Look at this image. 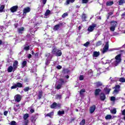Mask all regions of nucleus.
Wrapping results in <instances>:
<instances>
[{
  "mask_svg": "<svg viewBox=\"0 0 125 125\" xmlns=\"http://www.w3.org/2000/svg\"><path fill=\"white\" fill-rule=\"evenodd\" d=\"M51 108L52 109H59L61 108V104L53 103V104L51 105Z\"/></svg>",
  "mask_w": 125,
  "mask_h": 125,
  "instance_id": "nucleus-4",
  "label": "nucleus"
},
{
  "mask_svg": "<svg viewBox=\"0 0 125 125\" xmlns=\"http://www.w3.org/2000/svg\"><path fill=\"white\" fill-rule=\"evenodd\" d=\"M105 120H111L112 116L111 115H107L105 117Z\"/></svg>",
  "mask_w": 125,
  "mask_h": 125,
  "instance_id": "nucleus-33",
  "label": "nucleus"
},
{
  "mask_svg": "<svg viewBox=\"0 0 125 125\" xmlns=\"http://www.w3.org/2000/svg\"><path fill=\"white\" fill-rule=\"evenodd\" d=\"M122 18H125V13L122 15Z\"/></svg>",
  "mask_w": 125,
  "mask_h": 125,
  "instance_id": "nucleus-61",
  "label": "nucleus"
},
{
  "mask_svg": "<svg viewBox=\"0 0 125 125\" xmlns=\"http://www.w3.org/2000/svg\"><path fill=\"white\" fill-rule=\"evenodd\" d=\"M100 97L101 100H102V101H104L106 99V96H105V94H104L103 93H101Z\"/></svg>",
  "mask_w": 125,
  "mask_h": 125,
  "instance_id": "nucleus-18",
  "label": "nucleus"
},
{
  "mask_svg": "<svg viewBox=\"0 0 125 125\" xmlns=\"http://www.w3.org/2000/svg\"><path fill=\"white\" fill-rule=\"evenodd\" d=\"M16 87H17V86L16 85V84H15L11 87V89H14L16 88Z\"/></svg>",
  "mask_w": 125,
  "mask_h": 125,
  "instance_id": "nucleus-54",
  "label": "nucleus"
},
{
  "mask_svg": "<svg viewBox=\"0 0 125 125\" xmlns=\"http://www.w3.org/2000/svg\"><path fill=\"white\" fill-rule=\"evenodd\" d=\"M3 9H4V5H2L0 7V12H2V11H3Z\"/></svg>",
  "mask_w": 125,
  "mask_h": 125,
  "instance_id": "nucleus-42",
  "label": "nucleus"
},
{
  "mask_svg": "<svg viewBox=\"0 0 125 125\" xmlns=\"http://www.w3.org/2000/svg\"><path fill=\"white\" fill-rule=\"evenodd\" d=\"M18 32L19 34H22L24 32V27H20L18 28Z\"/></svg>",
  "mask_w": 125,
  "mask_h": 125,
  "instance_id": "nucleus-19",
  "label": "nucleus"
},
{
  "mask_svg": "<svg viewBox=\"0 0 125 125\" xmlns=\"http://www.w3.org/2000/svg\"><path fill=\"white\" fill-rule=\"evenodd\" d=\"M119 82H120V83H125V78L124 77H121L118 78Z\"/></svg>",
  "mask_w": 125,
  "mask_h": 125,
  "instance_id": "nucleus-23",
  "label": "nucleus"
},
{
  "mask_svg": "<svg viewBox=\"0 0 125 125\" xmlns=\"http://www.w3.org/2000/svg\"><path fill=\"white\" fill-rule=\"evenodd\" d=\"M49 14H50V10H47L44 14V18H48L49 16Z\"/></svg>",
  "mask_w": 125,
  "mask_h": 125,
  "instance_id": "nucleus-16",
  "label": "nucleus"
},
{
  "mask_svg": "<svg viewBox=\"0 0 125 125\" xmlns=\"http://www.w3.org/2000/svg\"><path fill=\"white\" fill-rule=\"evenodd\" d=\"M122 112V115H123V116H125V109L123 110H121Z\"/></svg>",
  "mask_w": 125,
  "mask_h": 125,
  "instance_id": "nucleus-55",
  "label": "nucleus"
},
{
  "mask_svg": "<svg viewBox=\"0 0 125 125\" xmlns=\"http://www.w3.org/2000/svg\"><path fill=\"white\" fill-rule=\"evenodd\" d=\"M110 112L112 114H116L117 113V110L116 108H114L112 110H110Z\"/></svg>",
  "mask_w": 125,
  "mask_h": 125,
  "instance_id": "nucleus-39",
  "label": "nucleus"
},
{
  "mask_svg": "<svg viewBox=\"0 0 125 125\" xmlns=\"http://www.w3.org/2000/svg\"><path fill=\"white\" fill-rule=\"evenodd\" d=\"M95 109H96L95 105H92V106H91L89 108L90 114H93V113H94Z\"/></svg>",
  "mask_w": 125,
  "mask_h": 125,
  "instance_id": "nucleus-12",
  "label": "nucleus"
},
{
  "mask_svg": "<svg viewBox=\"0 0 125 125\" xmlns=\"http://www.w3.org/2000/svg\"><path fill=\"white\" fill-rule=\"evenodd\" d=\"M104 91L105 92L106 94H109V93H110V91H111V89H107V88H105Z\"/></svg>",
  "mask_w": 125,
  "mask_h": 125,
  "instance_id": "nucleus-32",
  "label": "nucleus"
},
{
  "mask_svg": "<svg viewBox=\"0 0 125 125\" xmlns=\"http://www.w3.org/2000/svg\"><path fill=\"white\" fill-rule=\"evenodd\" d=\"M56 98L57 99H61L62 98V95H57Z\"/></svg>",
  "mask_w": 125,
  "mask_h": 125,
  "instance_id": "nucleus-43",
  "label": "nucleus"
},
{
  "mask_svg": "<svg viewBox=\"0 0 125 125\" xmlns=\"http://www.w3.org/2000/svg\"><path fill=\"white\" fill-rule=\"evenodd\" d=\"M62 68V66H61V65H58L57 66V69H58L59 70H60V69H61Z\"/></svg>",
  "mask_w": 125,
  "mask_h": 125,
  "instance_id": "nucleus-56",
  "label": "nucleus"
},
{
  "mask_svg": "<svg viewBox=\"0 0 125 125\" xmlns=\"http://www.w3.org/2000/svg\"><path fill=\"white\" fill-rule=\"evenodd\" d=\"M118 25V22L116 21H112L110 22L111 27H110V30L111 32H114L116 29V27Z\"/></svg>",
  "mask_w": 125,
  "mask_h": 125,
  "instance_id": "nucleus-2",
  "label": "nucleus"
},
{
  "mask_svg": "<svg viewBox=\"0 0 125 125\" xmlns=\"http://www.w3.org/2000/svg\"><path fill=\"white\" fill-rule=\"evenodd\" d=\"M16 85H17V87H22L23 86V84L20 83H17Z\"/></svg>",
  "mask_w": 125,
  "mask_h": 125,
  "instance_id": "nucleus-34",
  "label": "nucleus"
},
{
  "mask_svg": "<svg viewBox=\"0 0 125 125\" xmlns=\"http://www.w3.org/2000/svg\"><path fill=\"white\" fill-rule=\"evenodd\" d=\"M24 91H25V92H27V91H29V90H30V87H25L24 89H23Z\"/></svg>",
  "mask_w": 125,
  "mask_h": 125,
  "instance_id": "nucleus-40",
  "label": "nucleus"
},
{
  "mask_svg": "<svg viewBox=\"0 0 125 125\" xmlns=\"http://www.w3.org/2000/svg\"><path fill=\"white\" fill-rule=\"evenodd\" d=\"M14 98L16 102H20L21 101L22 96L19 94H18L15 96Z\"/></svg>",
  "mask_w": 125,
  "mask_h": 125,
  "instance_id": "nucleus-10",
  "label": "nucleus"
},
{
  "mask_svg": "<svg viewBox=\"0 0 125 125\" xmlns=\"http://www.w3.org/2000/svg\"><path fill=\"white\" fill-rule=\"evenodd\" d=\"M65 83V81L62 79H61L59 81V84L57 85L56 88L57 89H60L61 88V86H62V84Z\"/></svg>",
  "mask_w": 125,
  "mask_h": 125,
  "instance_id": "nucleus-5",
  "label": "nucleus"
},
{
  "mask_svg": "<svg viewBox=\"0 0 125 125\" xmlns=\"http://www.w3.org/2000/svg\"><path fill=\"white\" fill-rule=\"evenodd\" d=\"M100 55V53L99 52L95 51L93 53V57H98Z\"/></svg>",
  "mask_w": 125,
  "mask_h": 125,
  "instance_id": "nucleus-17",
  "label": "nucleus"
},
{
  "mask_svg": "<svg viewBox=\"0 0 125 125\" xmlns=\"http://www.w3.org/2000/svg\"><path fill=\"white\" fill-rule=\"evenodd\" d=\"M111 101H115L116 100V98L115 97H111L110 98Z\"/></svg>",
  "mask_w": 125,
  "mask_h": 125,
  "instance_id": "nucleus-50",
  "label": "nucleus"
},
{
  "mask_svg": "<svg viewBox=\"0 0 125 125\" xmlns=\"http://www.w3.org/2000/svg\"><path fill=\"white\" fill-rule=\"evenodd\" d=\"M10 125H17V123L14 121H12L10 124Z\"/></svg>",
  "mask_w": 125,
  "mask_h": 125,
  "instance_id": "nucleus-44",
  "label": "nucleus"
},
{
  "mask_svg": "<svg viewBox=\"0 0 125 125\" xmlns=\"http://www.w3.org/2000/svg\"><path fill=\"white\" fill-rule=\"evenodd\" d=\"M8 113V112L7 111H5L4 112V116H7V114Z\"/></svg>",
  "mask_w": 125,
  "mask_h": 125,
  "instance_id": "nucleus-57",
  "label": "nucleus"
},
{
  "mask_svg": "<svg viewBox=\"0 0 125 125\" xmlns=\"http://www.w3.org/2000/svg\"><path fill=\"white\" fill-rule=\"evenodd\" d=\"M96 24L95 23H92L91 25H90L87 30L88 31V32H89L90 33L91 32H93V31L94 30V29H95V28H96Z\"/></svg>",
  "mask_w": 125,
  "mask_h": 125,
  "instance_id": "nucleus-7",
  "label": "nucleus"
},
{
  "mask_svg": "<svg viewBox=\"0 0 125 125\" xmlns=\"http://www.w3.org/2000/svg\"><path fill=\"white\" fill-rule=\"evenodd\" d=\"M109 49V42H105V44L103 50L102 51L103 54H104L105 52H107V50Z\"/></svg>",
  "mask_w": 125,
  "mask_h": 125,
  "instance_id": "nucleus-6",
  "label": "nucleus"
},
{
  "mask_svg": "<svg viewBox=\"0 0 125 125\" xmlns=\"http://www.w3.org/2000/svg\"><path fill=\"white\" fill-rule=\"evenodd\" d=\"M107 68H98V72H99V73H100V74H101V73H104V72H106V71H107Z\"/></svg>",
  "mask_w": 125,
  "mask_h": 125,
  "instance_id": "nucleus-14",
  "label": "nucleus"
},
{
  "mask_svg": "<svg viewBox=\"0 0 125 125\" xmlns=\"http://www.w3.org/2000/svg\"><path fill=\"white\" fill-rule=\"evenodd\" d=\"M52 53L56 55V56H61L62 55V52L61 50H58L56 49V48H54L52 51Z\"/></svg>",
  "mask_w": 125,
  "mask_h": 125,
  "instance_id": "nucleus-3",
  "label": "nucleus"
},
{
  "mask_svg": "<svg viewBox=\"0 0 125 125\" xmlns=\"http://www.w3.org/2000/svg\"><path fill=\"white\" fill-rule=\"evenodd\" d=\"M82 3H87L88 2V0H82Z\"/></svg>",
  "mask_w": 125,
  "mask_h": 125,
  "instance_id": "nucleus-51",
  "label": "nucleus"
},
{
  "mask_svg": "<svg viewBox=\"0 0 125 125\" xmlns=\"http://www.w3.org/2000/svg\"><path fill=\"white\" fill-rule=\"evenodd\" d=\"M27 65V61H24L22 63V68H24Z\"/></svg>",
  "mask_w": 125,
  "mask_h": 125,
  "instance_id": "nucleus-36",
  "label": "nucleus"
},
{
  "mask_svg": "<svg viewBox=\"0 0 125 125\" xmlns=\"http://www.w3.org/2000/svg\"><path fill=\"white\" fill-rule=\"evenodd\" d=\"M64 114H65V111L64 110H62V111L59 110L58 112V115L59 116H62V115H64Z\"/></svg>",
  "mask_w": 125,
  "mask_h": 125,
  "instance_id": "nucleus-26",
  "label": "nucleus"
},
{
  "mask_svg": "<svg viewBox=\"0 0 125 125\" xmlns=\"http://www.w3.org/2000/svg\"><path fill=\"white\" fill-rule=\"evenodd\" d=\"M15 108H18V109H20V105L19 104L16 105Z\"/></svg>",
  "mask_w": 125,
  "mask_h": 125,
  "instance_id": "nucleus-60",
  "label": "nucleus"
},
{
  "mask_svg": "<svg viewBox=\"0 0 125 125\" xmlns=\"http://www.w3.org/2000/svg\"><path fill=\"white\" fill-rule=\"evenodd\" d=\"M66 16H68V13H64V14L62 15V18H65V17H66Z\"/></svg>",
  "mask_w": 125,
  "mask_h": 125,
  "instance_id": "nucleus-48",
  "label": "nucleus"
},
{
  "mask_svg": "<svg viewBox=\"0 0 125 125\" xmlns=\"http://www.w3.org/2000/svg\"><path fill=\"white\" fill-rule=\"evenodd\" d=\"M47 0H40V2L42 3H43V4H45V3H46V1Z\"/></svg>",
  "mask_w": 125,
  "mask_h": 125,
  "instance_id": "nucleus-45",
  "label": "nucleus"
},
{
  "mask_svg": "<svg viewBox=\"0 0 125 125\" xmlns=\"http://www.w3.org/2000/svg\"><path fill=\"white\" fill-rule=\"evenodd\" d=\"M28 123H29L28 120H25L23 123V125H28Z\"/></svg>",
  "mask_w": 125,
  "mask_h": 125,
  "instance_id": "nucleus-53",
  "label": "nucleus"
},
{
  "mask_svg": "<svg viewBox=\"0 0 125 125\" xmlns=\"http://www.w3.org/2000/svg\"><path fill=\"white\" fill-rule=\"evenodd\" d=\"M38 96L39 99H41V98L42 97V90H40L38 92Z\"/></svg>",
  "mask_w": 125,
  "mask_h": 125,
  "instance_id": "nucleus-20",
  "label": "nucleus"
},
{
  "mask_svg": "<svg viewBox=\"0 0 125 125\" xmlns=\"http://www.w3.org/2000/svg\"><path fill=\"white\" fill-rule=\"evenodd\" d=\"M113 88H114L113 94H118V93L120 92V88H121V86H120V85H116Z\"/></svg>",
  "mask_w": 125,
  "mask_h": 125,
  "instance_id": "nucleus-8",
  "label": "nucleus"
},
{
  "mask_svg": "<svg viewBox=\"0 0 125 125\" xmlns=\"http://www.w3.org/2000/svg\"><path fill=\"white\" fill-rule=\"evenodd\" d=\"M82 19L83 21H86V20H85V19H86V15H85L84 14H83L82 17Z\"/></svg>",
  "mask_w": 125,
  "mask_h": 125,
  "instance_id": "nucleus-27",
  "label": "nucleus"
},
{
  "mask_svg": "<svg viewBox=\"0 0 125 125\" xmlns=\"http://www.w3.org/2000/svg\"><path fill=\"white\" fill-rule=\"evenodd\" d=\"M14 110L15 112H17L18 111H19V109L17 107H14Z\"/></svg>",
  "mask_w": 125,
  "mask_h": 125,
  "instance_id": "nucleus-59",
  "label": "nucleus"
},
{
  "mask_svg": "<svg viewBox=\"0 0 125 125\" xmlns=\"http://www.w3.org/2000/svg\"><path fill=\"white\" fill-rule=\"evenodd\" d=\"M23 49L24 50H29V49H30V47H29V46H24Z\"/></svg>",
  "mask_w": 125,
  "mask_h": 125,
  "instance_id": "nucleus-47",
  "label": "nucleus"
},
{
  "mask_svg": "<svg viewBox=\"0 0 125 125\" xmlns=\"http://www.w3.org/2000/svg\"><path fill=\"white\" fill-rule=\"evenodd\" d=\"M29 110H30V112L31 113V114H33V113L35 112V108H33L32 106L29 107Z\"/></svg>",
  "mask_w": 125,
  "mask_h": 125,
  "instance_id": "nucleus-31",
  "label": "nucleus"
},
{
  "mask_svg": "<svg viewBox=\"0 0 125 125\" xmlns=\"http://www.w3.org/2000/svg\"><path fill=\"white\" fill-rule=\"evenodd\" d=\"M89 73H90L89 74V75H90V77H92V75H93L92 71L90 70L89 71Z\"/></svg>",
  "mask_w": 125,
  "mask_h": 125,
  "instance_id": "nucleus-58",
  "label": "nucleus"
},
{
  "mask_svg": "<svg viewBox=\"0 0 125 125\" xmlns=\"http://www.w3.org/2000/svg\"><path fill=\"white\" fill-rule=\"evenodd\" d=\"M80 125H85V120L83 119L80 123Z\"/></svg>",
  "mask_w": 125,
  "mask_h": 125,
  "instance_id": "nucleus-38",
  "label": "nucleus"
},
{
  "mask_svg": "<svg viewBox=\"0 0 125 125\" xmlns=\"http://www.w3.org/2000/svg\"><path fill=\"white\" fill-rule=\"evenodd\" d=\"M84 92H85V90L84 89H82L80 92V94L83 95Z\"/></svg>",
  "mask_w": 125,
  "mask_h": 125,
  "instance_id": "nucleus-41",
  "label": "nucleus"
},
{
  "mask_svg": "<svg viewBox=\"0 0 125 125\" xmlns=\"http://www.w3.org/2000/svg\"><path fill=\"white\" fill-rule=\"evenodd\" d=\"M28 118H29V114H28V113H26L24 115V116H23L24 120H26L27 119H28Z\"/></svg>",
  "mask_w": 125,
  "mask_h": 125,
  "instance_id": "nucleus-37",
  "label": "nucleus"
},
{
  "mask_svg": "<svg viewBox=\"0 0 125 125\" xmlns=\"http://www.w3.org/2000/svg\"><path fill=\"white\" fill-rule=\"evenodd\" d=\"M113 12H111L108 13L109 15H110V16L113 15Z\"/></svg>",
  "mask_w": 125,
  "mask_h": 125,
  "instance_id": "nucleus-64",
  "label": "nucleus"
},
{
  "mask_svg": "<svg viewBox=\"0 0 125 125\" xmlns=\"http://www.w3.org/2000/svg\"><path fill=\"white\" fill-rule=\"evenodd\" d=\"M122 62V55L121 54L117 55L115 59H112L111 60L102 59V62L103 64H110L111 63L113 67H116Z\"/></svg>",
  "mask_w": 125,
  "mask_h": 125,
  "instance_id": "nucleus-1",
  "label": "nucleus"
},
{
  "mask_svg": "<svg viewBox=\"0 0 125 125\" xmlns=\"http://www.w3.org/2000/svg\"><path fill=\"white\" fill-rule=\"evenodd\" d=\"M100 91H101V89H96L95 91V95H96V96H97V95L99 94V92H100Z\"/></svg>",
  "mask_w": 125,
  "mask_h": 125,
  "instance_id": "nucleus-22",
  "label": "nucleus"
},
{
  "mask_svg": "<svg viewBox=\"0 0 125 125\" xmlns=\"http://www.w3.org/2000/svg\"><path fill=\"white\" fill-rule=\"evenodd\" d=\"M95 84H96L97 87H99V86H101L102 85V83L98 82L95 83Z\"/></svg>",
  "mask_w": 125,
  "mask_h": 125,
  "instance_id": "nucleus-30",
  "label": "nucleus"
},
{
  "mask_svg": "<svg viewBox=\"0 0 125 125\" xmlns=\"http://www.w3.org/2000/svg\"><path fill=\"white\" fill-rule=\"evenodd\" d=\"M113 4H114V1H109L106 2V5H107V6L113 5Z\"/></svg>",
  "mask_w": 125,
  "mask_h": 125,
  "instance_id": "nucleus-25",
  "label": "nucleus"
},
{
  "mask_svg": "<svg viewBox=\"0 0 125 125\" xmlns=\"http://www.w3.org/2000/svg\"><path fill=\"white\" fill-rule=\"evenodd\" d=\"M18 64V62L15 61L14 63H13V67L15 69H16L17 68V64Z\"/></svg>",
  "mask_w": 125,
  "mask_h": 125,
  "instance_id": "nucleus-35",
  "label": "nucleus"
},
{
  "mask_svg": "<svg viewBox=\"0 0 125 125\" xmlns=\"http://www.w3.org/2000/svg\"><path fill=\"white\" fill-rule=\"evenodd\" d=\"M97 45H101V41L98 42H97Z\"/></svg>",
  "mask_w": 125,
  "mask_h": 125,
  "instance_id": "nucleus-63",
  "label": "nucleus"
},
{
  "mask_svg": "<svg viewBox=\"0 0 125 125\" xmlns=\"http://www.w3.org/2000/svg\"><path fill=\"white\" fill-rule=\"evenodd\" d=\"M28 58L30 59L31 57H32V55L31 54H29L27 56Z\"/></svg>",
  "mask_w": 125,
  "mask_h": 125,
  "instance_id": "nucleus-62",
  "label": "nucleus"
},
{
  "mask_svg": "<svg viewBox=\"0 0 125 125\" xmlns=\"http://www.w3.org/2000/svg\"><path fill=\"white\" fill-rule=\"evenodd\" d=\"M60 28V24H57L54 27V31H57Z\"/></svg>",
  "mask_w": 125,
  "mask_h": 125,
  "instance_id": "nucleus-29",
  "label": "nucleus"
},
{
  "mask_svg": "<svg viewBox=\"0 0 125 125\" xmlns=\"http://www.w3.org/2000/svg\"><path fill=\"white\" fill-rule=\"evenodd\" d=\"M53 114H54V113L53 112H52L46 114L45 116V117H50V118H52V116H53Z\"/></svg>",
  "mask_w": 125,
  "mask_h": 125,
  "instance_id": "nucleus-24",
  "label": "nucleus"
},
{
  "mask_svg": "<svg viewBox=\"0 0 125 125\" xmlns=\"http://www.w3.org/2000/svg\"><path fill=\"white\" fill-rule=\"evenodd\" d=\"M75 0H66L64 4L65 5H68V4H70V3H73L75 2Z\"/></svg>",
  "mask_w": 125,
  "mask_h": 125,
  "instance_id": "nucleus-15",
  "label": "nucleus"
},
{
  "mask_svg": "<svg viewBox=\"0 0 125 125\" xmlns=\"http://www.w3.org/2000/svg\"><path fill=\"white\" fill-rule=\"evenodd\" d=\"M79 80H80V81H83V76L81 75L79 77Z\"/></svg>",
  "mask_w": 125,
  "mask_h": 125,
  "instance_id": "nucleus-52",
  "label": "nucleus"
},
{
  "mask_svg": "<svg viewBox=\"0 0 125 125\" xmlns=\"http://www.w3.org/2000/svg\"><path fill=\"white\" fill-rule=\"evenodd\" d=\"M12 70H13V66H10L8 68L7 71L8 72V73H11V72H12Z\"/></svg>",
  "mask_w": 125,
  "mask_h": 125,
  "instance_id": "nucleus-28",
  "label": "nucleus"
},
{
  "mask_svg": "<svg viewBox=\"0 0 125 125\" xmlns=\"http://www.w3.org/2000/svg\"><path fill=\"white\" fill-rule=\"evenodd\" d=\"M119 5H123L124 3H125V0H118V1Z\"/></svg>",
  "mask_w": 125,
  "mask_h": 125,
  "instance_id": "nucleus-21",
  "label": "nucleus"
},
{
  "mask_svg": "<svg viewBox=\"0 0 125 125\" xmlns=\"http://www.w3.org/2000/svg\"><path fill=\"white\" fill-rule=\"evenodd\" d=\"M89 42H86L85 43L83 44L84 46H85L86 47L88 46L89 45Z\"/></svg>",
  "mask_w": 125,
  "mask_h": 125,
  "instance_id": "nucleus-49",
  "label": "nucleus"
},
{
  "mask_svg": "<svg viewBox=\"0 0 125 125\" xmlns=\"http://www.w3.org/2000/svg\"><path fill=\"white\" fill-rule=\"evenodd\" d=\"M46 57H47V62H46V64L47 65V63H48V61L50 60L51 58H52V55L50 53H47L46 54Z\"/></svg>",
  "mask_w": 125,
  "mask_h": 125,
  "instance_id": "nucleus-11",
  "label": "nucleus"
},
{
  "mask_svg": "<svg viewBox=\"0 0 125 125\" xmlns=\"http://www.w3.org/2000/svg\"><path fill=\"white\" fill-rule=\"evenodd\" d=\"M37 30H35V28H30V33H35Z\"/></svg>",
  "mask_w": 125,
  "mask_h": 125,
  "instance_id": "nucleus-46",
  "label": "nucleus"
},
{
  "mask_svg": "<svg viewBox=\"0 0 125 125\" xmlns=\"http://www.w3.org/2000/svg\"><path fill=\"white\" fill-rule=\"evenodd\" d=\"M18 9V6H14L10 8L11 12H16Z\"/></svg>",
  "mask_w": 125,
  "mask_h": 125,
  "instance_id": "nucleus-13",
  "label": "nucleus"
},
{
  "mask_svg": "<svg viewBox=\"0 0 125 125\" xmlns=\"http://www.w3.org/2000/svg\"><path fill=\"white\" fill-rule=\"evenodd\" d=\"M22 11H23V15L25 16L27 13H29V12L31 11V8H30V7H26L23 8V10Z\"/></svg>",
  "mask_w": 125,
  "mask_h": 125,
  "instance_id": "nucleus-9",
  "label": "nucleus"
}]
</instances>
